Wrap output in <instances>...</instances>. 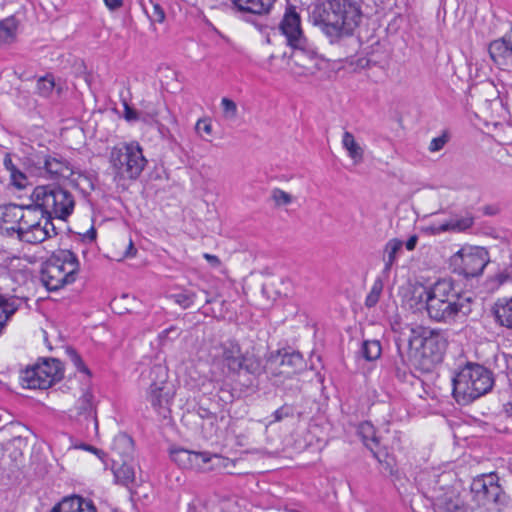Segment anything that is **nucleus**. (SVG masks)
Returning a JSON list of instances; mask_svg holds the SVG:
<instances>
[{"mask_svg": "<svg viewBox=\"0 0 512 512\" xmlns=\"http://www.w3.org/2000/svg\"><path fill=\"white\" fill-rule=\"evenodd\" d=\"M300 40L301 42H295L290 46L293 49L292 58L295 63L304 68H308L309 63H313L316 66L319 59L316 48L306 37L300 38Z\"/></svg>", "mask_w": 512, "mask_h": 512, "instance_id": "nucleus-19", "label": "nucleus"}, {"mask_svg": "<svg viewBox=\"0 0 512 512\" xmlns=\"http://www.w3.org/2000/svg\"><path fill=\"white\" fill-rule=\"evenodd\" d=\"M425 232L430 235H439L447 232V225H445V222L442 224H432L425 228Z\"/></svg>", "mask_w": 512, "mask_h": 512, "instance_id": "nucleus-49", "label": "nucleus"}, {"mask_svg": "<svg viewBox=\"0 0 512 512\" xmlns=\"http://www.w3.org/2000/svg\"><path fill=\"white\" fill-rule=\"evenodd\" d=\"M490 58L495 64H506L512 58V49L504 37L493 40L488 46Z\"/></svg>", "mask_w": 512, "mask_h": 512, "instance_id": "nucleus-25", "label": "nucleus"}, {"mask_svg": "<svg viewBox=\"0 0 512 512\" xmlns=\"http://www.w3.org/2000/svg\"><path fill=\"white\" fill-rule=\"evenodd\" d=\"M69 356H70L72 363L74 364V366L77 368L78 371L86 373L88 375L90 374V371L87 368V366L85 365L81 356L75 350H73V349L70 350Z\"/></svg>", "mask_w": 512, "mask_h": 512, "instance_id": "nucleus-43", "label": "nucleus"}, {"mask_svg": "<svg viewBox=\"0 0 512 512\" xmlns=\"http://www.w3.org/2000/svg\"><path fill=\"white\" fill-rule=\"evenodd\" d=\"M144 10L152 22L162 23L165 19V12L157 3L150 1V8L145 6Z\"/></svg>", "mask_w": 512, "mask_h": 512, "instance_id": "nucleus-39", "label": "nucleus"}, {"mask_svg": "<svg viewBox=\"0 0 512 512\" xmlns=\"http://www.w3.org/2000/svg\"><path fill=\"white\" fill-rule=\"evenodd\" d=\"M281 33L285 36L287 45L301 42L300 38L305 37L301 27V17L293 5L286 7L283 18L279 24Z\"/></svg>", "mask_w": 512, "mask_h": 512, "instance_id": "nucleus-15", "label": "nucleus"}, {"mask_svg": "<svg viewBox=\"0 0 512 512\" xmlns=\"http://www.w3.org/2000/svg\"><path fill=\"white\" fill-rule=\"evenodd\" d=\"M3 164L6 168L7 171L11 173H15L16 172V165L13 163L11 157L9 154H7L5 157H4V161H3Z\"/></svg>", "mask_w": 512, "mask_h": 512, "instance_id": "nucleus-52", "label": "nucleus"}, {"mask_svg": "<svg viewBox=\"0 0 512 512\" xmlns=\"http://www.w3.org/2000/svg\"><path fill=\"white\" fill-rule=\"evenodd\" d=\"M418 342L420 345V366L424 370H431L436 364L443 360L448 341L443 331L439 329H431L428 327L417 326L411 328L407 338L400 336L395 343L400 360L406 363L404 348L412 349L414 344Z\"/></svg>", "mask_w": 512, "mask_h": 512, "instance_id": "nucleus-3", "label": "nucleus"}, {"mask_svg": "<svg viewBox=\"0 0 512 512\" xmlns=\"http://www.w3.org/2000/svg\"><path fill=\"white\" fill-rule=\"evenodd\" d=\"M343 148L347 151L348 156L353 160L354 164H359L364 158V149L356 142L353 134L345 131L342 137Z\"/></svg>", "mask_w": 512, "mask_h": 512, "instance_id": "nucleus-29", "label": "nucleus"}, {"mask_svg": "<svg viewBox=\"0 0 512 512\" xmlns=\"http://www.w3.org/2000/svg\"><path fill=\"white\" fill-rule=\"evenodd\" d=\"M493 385V374L489 369L468 363L452 378V395L458 404L468 405L488 393Z\"/></svg>", "mask_w": 512, "mask_h": 512, "instance_id": "nucleus-4", "label": "nucleus"}, {"mask_svg": "<svg viewBox=\"0 0 512 512\" xmlns=\"http://www.w3.org/2000/svg\"><path fill=\"white\" fill-rule=\"evenodd\" d=\"M194 456H197L194 460V468L193 469H198V470H205L206 469V465L211 461V459L213 457H218V455L216 454H211L210 452H196L195 451V454Z\"/></svg>", "mask_w": 512, "mask_h": 512, "instance_id": "nucleus-41", "label": "nucleus"}, {"mask_svg": "<svg viewBox=\"0 0 512 512\" xmlns=\"http://www.w3.org/2000/svg\"><path fill=\"white\" fill-rule=\"evenodd\" d=\"M505 412L509 417H512V401L505 405Z\"/></svg>", "mask_w": 512, "mask_h": 512, "instance_id": "nucleus-60", "label": "nucleus"}, {"mask_svg": "<svg viewBox=\"0 0 512 512\" xmlns=\"http://www.w3.org/2000/svg\"><path fill=\"white\" fill-rule=\"evenodd\" d=\"M195 451L187 450L181 447L172 448L170 450V457L179 467L183 469H193L194 460L197 456H194Z\"/></svg>", "mask_w": 512, "mask_h": 512, "instance_id": "nucleus-30", "label": "nucleus"}, {"mask_svg": "<svg viewBox=\"0 0 512 512\" xmlns=\"http://www.w3.org/2000/svg\"><path fill=\"white\" fill-rule=\"evenodd\" d=\"M75 409L78 417L83 418V420L87 422H92L94 428L97 430L98 422L92 393L88 391L83 393L78 399Z\"/></svg>", "mask_w": 512, "mask_h": 512, "instance_id": "nucleus-24", "label": "nucleus"}, {"mask_svg": "<svg viewBox=\"0 0 512 512\" xmlns=\"http://www.w3.org/2000/svg\"><path fill=\"white\" fill-rule=\"evenodd\" d=\"M31 199L52 220H66L73 212L75 199L72 193L60 186L42 185L34 188Z\"/></svg>", "mask_w": 512, "mask_h": 512, "instance_id": "nucleus-8", "label": "nucleus"}, {"mask_svg": "<svg viewBox=\"0 0 512 512\" xmlns=\"http://www.w3.org/2000/svg\"><path fill=\"white\" fill-rule=\"evenodd\" d=\"M203 257L208 261V263L214 267L218 268L221 265L220 259L216 255H212L209 253H205Z\"/></svg>", "mask_w": 512, "mask_h": 512, "instance_id": "nucleus-51", "label": "nucleus"}, {"mask_svg": "<svg viewBox=\"0 0 512 512\" xmlns=\"http://www.w3.org/2000/svg\"><path fill=\"white\" fill-rule=\"evenodd\" d=\"M489 262L488 252L482 247L467 246L461 248L450 259L454 273L465 278L481 275Z\"/></svg>", "mask_w": 512, "mask_h": 512, "instance_id": "nucleus-9", "label": "nucleus"}, {"mask_svg": "<svg viewBox=\"0 0 512 512\" xmlns=\"http://www.w3.org/2000/svg\"><path fill=\"white\" fill-rule=\"evenodd\" d=\"M357 432L364 445L372 452L374 458L382 463L381 456L376 450L380 445V439L376 435V430L373 424L369 421H364L359 424Z\"/></svg>", "mask_w": 512, "mask_h": 512, "instance_id": "nucleus-23", "label": "nucleus"}, {"mask_svg": "<svg viewBox=\"0 0 512 512\" xmlns=\"http://www.w3.org/2000/svg\"><path fill=\"white\" fill-rule=\"evenodd\" d=\"M495 473L481 474L475 477L471 484L473 500L478 506H502L506 502V495L498 483Z\"/></svg>", "mask_w": 512, "mask_h": 512, "instance_id": "nucleus-12", "label": "nucleus"}, {"mask_svg": "<svg viewBox=\"0 0 512 512\" xmlns=\"http://www.w3.org/2000/svg\"><path fill=\"white\" fill-rule=\"evenodd\" d=\"M221 107H222V114L223 118L228 121H235L238 114V108L236 103L227 98L224 97L221 100Z\"/></svg>", "mask_w": 512, "mask_h": 512, "instance_id": "nucleus-36", "label": "nucleus"}, {"mask_svg": "<svg viewBox=\"0 0 512 512\" xmlns=\"http://www.w3.org/2000/svg\"><path fill=\"white\" fill-rule=\"evenodd\" d=\"M83 448H84L85 450H88V451H91V452L95 453V454H96V455H98V457H100V458H102V455H104V453H103L101 450H99V449H97V448H95V447H93V446H90V445H83Z\"/></svg>", "mask_w": 512, "mask_h": 512, "instance_id": "nucleus-58", "label": "nucleus"}, {"mask_svg": "<svg viewBox=\"0 0 512 512\" xmlns=\"http://www.w3.org/2000/svg\"><path fill=\"white\" fill-rule=\"evenodd\" d=\"M20 381L22 387L27 389L44 390L51 387V380L43 378V374H40L39 362L22 371Z\"/></svg>", "mask_w": 512, "mask_h": 512, "instance_id": "nucleus-21", "label": "nucleus"}, {"mask_svg": "<svg viewBox=\"0 0 512 512\" xmlns=\"http://www.w3.org/2000/svg\"><path fill=\"white\" fill-rule=\"evenodd\" d=\"M25 207L16 204L0 206V225L6 227L20 226Z\"/></svg>", "mask_w": 512, "mask_h": 512, "instance_id": "nucleus-27", "label": "nucleus"}, {"mask_svg": "<svg viewBox=\"0 0 512 512\" xmlns=\"http://www.w3.org/2000/svg\"><path fill=\"white\" fill-rule=\"evenodd\" d=\"M507 365L509 369L510 376L512 377V356H510L507 360Z\"/></svg>", "mask_w": 512, "mask_h": 512, "instance_id": "nucleus-61", "label": "nucleus"}, {"mask_svg": "<svg viewBox=\"0 0 512 512\" xmlns=\"http://www.w3.org/2000/svg\"><path fill=\"white\" fill-rule=\"evenodd\" d=\"M179 336V330L176 326H170L169 328L163 330L159 334V341L162 345L165 344L167 340H173L172 338H176Z\"/></svg>", "mask_w": 512, "mask_h": 512, "instance_id": "nucleus-45", "label": "nucleus"}, {"mask_svg": "<svg viewBox=\"0 0 512 512\" xmlns=\"http://www.w3.org/2000/svg\"><path fill=\"white\" fill-rule=\"evenodd\" d=\"M70 258L72 259H69V262H63L60 261V263H58V268L59 270L63 271V273L69 271L72 269V267H75V277L77 276L78 272H79V269H80V263H79V260L76 256V254L72 251H70Z\"/></svg>", "mask_w": 512, "mask_h": 512, "instance_id": "nucleus-42", "label": "nucleus"}, {"mask_svg": "<svg viewBox=\"0 0 512 512\" xmlns=\"http://www.w3.org/2000/svg\"><path fill=\"white\" fill-rule=\"evenodd\" d=\"M211 302H212V301H211V299H209V298H206V299H205V304H209V303H211Z\"/></svg>", "mask_w": 512, "mask_h": 512, "instance_id": "nucleus-63", "label": "nucleus"}, {"mask_svg": "<svg viewBox=\"0 0 512 512\" xmlns=\"http://www.w3.org/2000/svg\"><path fill=\"white\" fill-rule=\"evenodd\" d=\"M363 0H324L309 8V21L319 27L330 43L352 36L360 25Z\"/></svg>", "mask_w": 512, "mask_h": 512, "instance_id": "nucleus-1", "label": "nucleus"}, {"mask_svg": "<svg viewBox=\"0 0 512 512\" xmlns=\"http://www.w3.org/2000/svg\"><path fill=\"white\" fill-rule=\"evenodd\" d=\"M136 495L135 492H131V497L133 498Z\"/></svg>", "mask_w": 512, "mask_h": 512, "instance_id": "nucleus-64", "label": "nucleus"}, {"mask_svg": "<svg viewBox=\"0 0 512 512\" xmlns=\"http://www.w3.org/2000/svg\"><path fill=\"white\" fill-rule=\"evenodd\" d=\"M17 21L14 17H8L0 21V42L12 43L16 39Z\"/></svg>", "mask_w": 512, "mask_h": 512, "instance_id": "nucleus-31", "label": "nucleus"}, {"mask_svg": "<svg viewBox=\"0 0 512 512\" xmlns=\"http://www.w3.org/2000/svg\"><path fill=\"white\" fill-rule=\"evenodd\" d=\"M136 248L133 245L132 240L129 241V245L124 253V257H133L136 254Z\"/></svg>", "mask_w": 512, "mask_h": 512, "instance_id": "nucleus-56", "label": "nucleus"}, {"mask_svg": "<svg viewBox=\"0 0 512 512\" xmlns=\"http://www.w3.org/2000/svg\"><path fill=\"white\" fill-rule=\"evenodd\" d=\"M69 259H71L70 250L60 249L44 263L41 270V281L48 290L57 291L65 285L75 282V267L65 273L58 268L60 261L65 263L69 262Z\"/></svg>", "mask_w": 512, "mask_h": 512, "instance_id": "nucleus-10", "label": "nucleus"}, {"mask_svg": "<svg viewBox=\"0 0 512 512\" xmlns=\"http://www.w3.org/2000/svg\"><path fill=\"white\" fill-rule=\"evenodd\" d=\"M173 398V387L165 380L150 385L147 400L161 417H168Z\"/></svg>", "mask_w": 512, "mask_h": 512, "instance_id": "nucleus-14", "label": "nucleus"}, {"mask_svg": "<svg viewBox=\"0 0 512 512\" xmlns=\"http://www.w3.org/2000/svg\"><path fill=\"white\" fill-rule=\"evenodd\" d=\"M55 87L54 77L50 74L41 77L37 81V91L43 97H48Z\"/></svg>", "mask_w": 512, "mask_h": 512, "instance_id": "nucleus-37", "label": "nucleus"}, {"mask_svg": "<svg viewBox=\"0 0 512 512\" xmlns=\"http://www.w3.org/2000/svg\"><path fill=\"white\" fill-rule=\"evenodd\" d=\"M271 364H278L282 369L279 374L291 375L300 371L304 367V359L299 352H281L278 351L276 355H272L269 359Z\"/></svg>", "mask_w": 512, "mask_h": 512, "instance_id": "nucleus-18", "label": "nucleus"}, {"mask_svg": "<svg viewBox=\"0 0 512 512\" xmlns=\"http://www.w3.org/2000/svg\"><path fill=\"white\" fill-rule=\"evenodd\" d=\"M133 451V440L122 434L115 438L112 447V471L118 483L129 487L135 480V471L127 460Z\"/></svg>", "mask_w": 512, "mask_h": 512, "instance_id": "nucleus-11", "label": "nucleus"}, {"mask_svg": "<svg viewBox=\"0 0 512 512\" xmlns=\"http://www.w3.org/2000/svg\"><path fill=\"white\" fill-rule=\"evenodd\" d=\"M10 317L7 315L5 310L0 306V326L4 327L5 323L8 321Z\"/></svg>", "mask_w": 512, "mask_h": 512, "instance_id": "nucleus-57", "label": "nucleus"}, {"mask_svg": "<svg viewBox=\"0 0 512 512\" xmlns=\"http://www.w3.org/2000/svg\"><path fill=\"white\" fill-rule=\"evenodd\" d=\"M152 371H155V372H162V371H163V369H162V367L158 366V367L153 368V369H152Z\"/></svg>", "mask_w": 512, "mask_h": 512, "instance_id": "nucleus-62", "label": "nucleus"}, {"mask_svg": "<svg viewBox=\"0 0 512 512\" xmlns=\"http://www.w3.org/2000/svg\"><path fill=\"white\" fill-rule=\"evenodd\" d=\"M29 160L37 169L43 170L51 179H68L73 174L70 162L57 153L46 154L39 152L33 154Z\"/></svg>", "mask_w": 512, "mask_h": 512, "instance_id": "nucleus-13", "label": "nucleus"}, {"mask_svg": "<svg viewBox=\"0 0 512 512\" xmlns=\"http://www.w3.org/2000/svg\"><path fill=\"white\" fill-rule=\"evenodd\" d=\"M418 242V236L412 235L408 238V240L405 242L406 249L409 251H412L415 249Z\"/></svg>", "mask_w": 512, "mask_h": 512, "instance_id": "nucleus-53", "label": "nucleus"}, {"mask_svg": "<svg viewBox=\"0 0 512 512\" xmlns=\"http://www.w3.org/2000/svg\"><path fill=\"white\" fill-rule=\"evenodd\" d=\"M10 176H11L12 183L17 188L21 189L26 186L27 178H26L25 174L23 172H21L18 168H16V172L11 173Z\"/></svg>", "mask_w": 512, "mask_h": 512, "instance_id": "nucleus-47", "label": "nucleus"}, {"mask_svg": "<svg viewBox=\"0 0 512 512\" xmlns=\"http://www.w3.org/2000/svg\"><path fill=\"white\" fill-rule=\"evenodd\" d=\"M474 224V218L471 215H466L461 218H452L445 222L447 225V232H463L471 228Z\"/></svg>", "mask_w": 512, "mask_h": 512, "instance_id": "nucleus-33", "label": "nucleus"}, {"mask_svg": "<svg viewBox=\"0 0 512 512\" xmlns=\"http://www.w3.org/2000/svg\"><path fill=\"white\" fill-rule=\"evenodd\" d=\"M448 137L446 134H443L439 137L433 138L429 145L430 152L440 151L444 145L447 143Z\"/></svg>", "mask_w": 512, "mask_h": 512, "instance_id": "nucleus-46", "label": "nucleus"}, {"mask_svg": "<svg viewBox=\"0 0 512 512\" xmlns=\"http://www.w3.org/2000/svg\"><path fill=\"white\" fill-rule=\"evenodd\" d=\"M403 251V241L398 238L390 239L384 247V268L383 273L389 274L391 268L396 263L398 256Z\"/></svg>", "mask_w": 512, "mask_h": 512, "instance_id": "nucleus-28", "label": "nucleus"}, {"mask_svg": "<svg viewBox=\"0 0 512 512\" xmlns=\"http://www.w3.org/2000/svg\"><path fill=\"white\" fill-rule=\"evenodd\" d=\"M6 230L28 244H40L58 234L52 220L36 203L25 207L20 226L6 227Z\"/></svg>", "mask_w": 512, "mask_h": 512, "instance_id": "nucleus-6", "label": "nucleus"}, {"mask_svg": "<svg viewBox=\"0 0 512 512\" xmlns=\"http://www.w3.org/2000/svg\"><path fill=\"white\" fill-rule=\"evenodd\" d=\"M382 347L379 340H365L361 347V354L367 361H374L381 356Z\"/></svg>", "mask_w": 512, "mask_h": 512, "instance_id": "nucleus-32", "label": "nucleus"}, {"mask_svg": "<svg viewBox=\"0 0 512 512\" xmlns=\"http://www.w3.org/2000/svg\"><path fill=\"white\" fill-rule=\"evenodd\" d=\"M40 374L43 378L51 380V386L64 377V368L60 360L56 358H44L39 361Z\"/></svg>", "mask_w": 512, "mask_h": 512, "instance_id": "nucleus-26", "label": "nucleus"}, {"mask_svg": "<svg viewBox=\"0 0 512 512\" xmlns=\"http://www.w3.org/2000/svg\"><path fill=\"white\" fill-rule=\"evenodd\" d=\"M0 306L11 317L18 310L20 300L16 297H6L1 294Z\"/></svg>", "mask_w": 512, "mask_h": 512, "instance_id": "nucleus-40", "label": "nucleus"}, {"mask_svg": "<svg viewBox=\"0 0 512 512\" xmlns=\"http://www.w3.org/2000/svg\"><path fill=\"white\" fill-rule=\"evenodd\" d=\"M271 199L274 201V204L277 207L289 205L293 201L292 195L280 188H274L271 191Z\"/></svg>", "mask_w": 512, "mask_h": 512, "instance_id": "nucleus-38", "label": "nucleus"}, {"mask_svg": "<svg viewBox=\"0 0 512 512\" xmlns=\"http://www.w3.org/2000/svg\"><path fill=\"white\" fill-rule=\"evenodd\" d=\"M97 232L94 227H91L85 234L84 238L89 240L90 242L94 241L96 239Z\"/></svg>", "mask_w": 512, "mask_h": 512, "instance_id": "nucleus-55", "label": "nucleus"}, {"mask_svg": "<svg viewBox=\"0 0 512 512\" xmlns=\"http://www.w3.org/2000/svg\"><path fill=\"white\" fill-rule=\"evenodd\" d=\"M196 293L190 290H184L179 293H175L171 295V298L174 300L176 304H178L183 309H187L191 307L196 299Z\"/></svg>", "mask_w": 512, "mask_h": 512, "instance_id": "nucleus-35", "label": "nucleus"}, {"mask_svg": "<svg viewBox=\"0 0 512 512\" xmlns=\"http://www.w3.org/2000/svg\"><path fill=\"white\" fill-rule=\"evenodd\" d=\"M196 131L199 135H202V133H205L207 135H210L212 132V125L209 121L205 119H199L196 123Z\"/></svg>", "mask_w": 512, "mask_h": 512, "instance_id": "nucleus-48", "label": "nucleus"}, {"mask_svg": "<svg viewBox=\"0 0 512 512\" xmlns=\"http://www.w3.org/2000/svg\"><path fill=\"white\" fill-rule=\"evenodd\" d=\"M124 118L128 122L139 120L138 112L134 108L129 106L126 102L124 103Z\"/></svg>", "mask_w": 512, "mask_h": 512, "instance_id": "nucleus-50", "label": "nucleus"}, {"mask_svg": "<svg viewBox=\"0 0 512 512\" xmlns=\"http://www.w3.org/2000/svg\"><path fill=\"white\" fill-rule=\"evenodd\" d=\"M205 412H206V416L202 415V417H206L207 421H209V423L211 425H213L217 421L216 415L213 413L207 412V411H205Z\"/></svg>", "mask_w": 512, "mask_h": 512, "instance_id": "nucleus-59", "label": "nucleus"}, {"mask_svg": "<svg viewBox=\"0 0 512 512\" xmlns=\"http://www.w3.org/2000/svg\"><path fill=\"white\" fill-rule=\"evenodd\" d=\"M434 486L431 489V498L436 512H457L462 507V501L454 489H447Z\"/></svg>", "mask_w": 512, "mask_h": 512, "instance_id": "nucleus-17", "label": "nucleus"}, {"mask_svg": "<svg viewBox=\"0 0 512 512\" xmlns=\"http://www.w3.org/2000/svg\"><path fill=\"white\" fill-rule=\"evenodd\" d=\"M293 415H294V408L288 404L281 406L273 414L274 421H276V422H279L287 417H292Z\"/></svg>", "mask_w": 512, "mask_h": 512, "instance_id": "nucleus-44", "label": "nucleus"}, {"mask_svg": "<svg viewBox=\"0 0 512 512\" xmlns=\"http://www.w3.org/2000/svg\"><path fill=\"white\" fill-rule=\"evenodd\" d=\"M472 305L471 297L458 293L450 280H439L426 291V310L435 322L464 324L472 313Z\"/></svg>", "mask_w": 512, "mask_h": 512, "instance_id": "nucleus-2", "label": "nucleus"}, {"mask_svg": "<svg viewBox=\"0 0 512 512\" xmlns=\"http://www.w3.org/2000/svg\"><path fill=\"white\" fill-rule=\"evenodd\" d=\"M495 322L512 330V296L498 299L492 307Z\"/></svg>", "mask_w": 512, "mask_h": 512, "instance_id": "nucleus-22", "label": "nucleus"}, {"mask_svg": "<svg viewBox=\"0 0 512 512\" xmlns=\"http://www.w3.org/2000/svg\"><path fill=\"white\" fill-rule=\"evenodd\" d=\"M384 283L382 279L377 278L372 287L370 292L368 293L366 299H365V306L368 308H372L376 306V304L379 302L380 295L383 291Z\"/></svg>", "mask_w": 512, "mask_h": 512, "instance_id": "nucleus-34", "label": "nucleus"}, {"mask_svg": "<svg viewBox=\"0 0 512 512\" xmlns=\"http://www.w3.org/2000/svg\"><path fill=\"white\" fill-rule=\"evenodd\" d=\"M233 11L243 19L268 15L276 0H230Z\"/></svg>", "mask_w": 512, "mask_h": 512, "instance_id": "nucleus-16", "label": "nucleus"}, {"mask_svg": "<svg viewBox=\"0 0 512 512\" xmlns=\"http://www.w3.org/2000/svg\"><path fill=\"white\" fill-rule=\"evenodd\" d=\"M51 512H97V510L91 500L73 495L64 498L53 507Z\"/></svg>", "mask_w": 512, "mask_h": 512, "instance_id": "nucleus-20", "label": "nucleus"}, {"mask_svg": "<svg viewBox=\"0 0 512 512\" xmlns=\"http://www.w3.org/2000/svg\"><path fill=\"white\" fill-rule=\"evenodd\" d=\"M109 162L115 180H136L144 170L147 160L142 147L137 142L120 143L114 146Z\"/></svg>", "mask_w": 512, "mask_h": 512, "instance_id": "nucleus-7", "label": "nucleus"}, {"mask_svg": "<svg viewBox=\"0 0 512 512\" xmlns=\"http://www.w3.org/2000/svg\"><path fill=\"white\" fill-rule=\"evenodd\" d=\"M209 356L212 363L227 374L239 375L241 371L259 374L262 369L260 360L254 355L243 353L240 344L232 339L212 345Z\"/></svg>", "mask_w": 512, "mask_h": 512, "instance_id": "nucleus-5", "label": "nucleus"}, {"mask_svg": "<svg viewBox=\"0 0 512 512\" xmlns=\"http://www.w3.org/2000/svg\"><path fill=\"white\" fill-rule=\"evenodd\" d=\"M104 3L110 10H116L122 6L123 0H104Z\"/></svg>", "mask_w": 512, "mask_h": 512, "instance_id": "nucleus-54", "label": "nucleus"}]
</instances>
